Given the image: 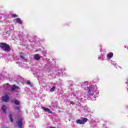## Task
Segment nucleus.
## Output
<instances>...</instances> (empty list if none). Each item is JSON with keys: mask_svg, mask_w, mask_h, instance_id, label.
<instances>
[{"mask_svg": "<svg viewBox=\"0 0 128 128\" xmlns=\"http://www.w3.org/2000/svg\"><path fill=\"white\" fill-rule=\"evenodd\" d=\"M9 118H10V120L11 122H14V120L12 119V116L11 114H10L9 115Z\"/></svg>", "mask_w": 128, "mask_h": 128, "instance_id": "4468645a", "label": "nucleus"}, {"mask_svg": "<svg viewBox=\"0 0 128 128\" xmlns=\"http://www.w3.org/2000/svg\"><path fill=\"white\" fill-rule=\"evenodd\" d=\"M20 58H24V56H20Z\"/></svg>", "mask_w": 128, "mask_h": 128, "instance_id": "aec40b11", "label": "nucleus"}, {"mask_svg": "<svg viewBox=\"0 0 128 128\" xmlns=\"http://www.w3.org/2000/svg\"><path fill=\"white\" fill-rule=\"evenodd\" d=\"M42 108L44 110V111L46 112H48V114H52V112L48 108L42 106Z\"/></svg>", "mask_w": 128, "mask_h": 128, "instance_id": "0eeeda50", "label": "nucleus"}, {"mask_svg": "<svg viewBox=\"0 0 128 128\" xmlns=\"http://www.w3.org/2000/svg\"><path fill=\"white\" fill-rule=\"evenodd\" d=\"M88 82H85L84 83V86H88Z\"/></svg>", "mask_w": 128, "mask_h": 128, "instance_id": "f3484780", "label": "nucleus"}, {"mask_svg": "<svg viewBox=\"0 0 128 128\" xmlns=\"http://www.w3.org/2000/svg\"><path fill=\"white\" fill-rule=\"evenodd\" d=\"M18 89V88H20V87H18V86H16V85H14L12 87V90H16V89Z\"/></svg>", "mask_w": 128, "mask_h": 128, "instance_id": "1a4fd4ad", "label": "nucleus"}, {"mask_svg": "<svg viewBox=\"0 0 128 128\" xmlns=\"http://www.w3.org/2000/svg\"><path fill=\"white\" fill-rule=\"evenodd\" d=\"M0 48L4 52H10V45L6 43H0Z\"/></svg>", "mask_w": 128, "mask_h": 128, "instance_id": "f257e3e1", "label": "nucleus"}, {"mask_svg": "<svg viewBox=\"0 0 128 128\" xmlns=\"http://www.w3.org/2000/svg\"><path fill=\"white\" fill-rule=\"evenodd\" d=\"M34 58L36 60H40V56H38V54H36Z\"/></svg>", "mask_w": 128, "mask_h": 128, "instance_id": "f8f14e48", "label": "nucleus"}, {"mask_svg": "<svg viewBox=\"0 0 128 128\" xmlns=\"http://www.w3.org/2000/svg\"><path fill=\"white\" fill-rule=\"evenodd\" d=\"M26 84H30V82L28 80V81L26 82Z\"/></svg>", "mask_w": 128, "mask_h": 128, "instance_id": "a211bd4d", "label": "nucleus"}, {"mask_svg": "<svg viewBox=\"0 0 128 128\" xmlns=\"http://www.w3.org/2000/svg\"><path fill=\"white\" fill-rule=\"evenodd\" d=\"M126 84H128V82H126Z\"/></svg>", "mask_w": 128, "mask_h": 128, "instance_id": "412c9836", "label": "nucleus"}, {"mask_svg": "<svg viewBox=\"0 0 128 128\" xmlns=\"http://www.w3.org/2000/svg\"><path fill=\"white\" fill-rule=\"evenodd\" d=\"M16 124L18 128H22V119H19L16 122Z\"/></svg>", "mask_w": 128, "mask_h": 128, "instance_id": "20e7f679", "label": "nucleus"}, {"mask_svg": "<svg viewBox=\"0 0 128 128\" xmlns=\"http://www.w3.org/2000/svg\"><path fill=\"white\" fill-rule=\"evenodd\" d=\"M114 56V54L113 53H109L107 55V58H112Z\"/></svg>", "mask_w": 128, "mask_h": 128, "instance_id": "9b49d317", "label": "nucleus"}, {"mask_svg": "<svg viewBox=\"0 0 128 128\" xmlns=\"http://www.w3.org/2000/svg\"><path fill=\"white\" fill-rule=\"evenodd\" d=\"M12 88V86L8 84H6L4 86V90H10Z\"/></svg>", "mask_w": 128, "mask_h": 128, "instance_id": "39448f33", "label": "nucleus"}, {"mask_svg": "<svg viewBox=\"0 0 128 128\" xmlns=\"http://www.w3.org/2000/svg\"><path fill=\"white\" fill-rule=\"evenodd\" d=\"M71 104H72V102H71Z\"/></svg>", "mask_w": 128, "mask_h": 128, "instance_id": "b1692460", "label": "nucleus"}, {"mask_svg": "<svg viewBox=\"0 0 128 128\" xmlns=\"http://www.w3.org/2000/svg\"><path fill=\"white\" fill-rule=\"evenodd\" d=\"M14 104H20V102L16 100H14Z\"/></svg>", "mask_w": 128, "mask_h": 128, "instance_id": "ddd939ff", "label": "nucleus"}, {"mask_svg": "<svg viewBox=\"0 0 128 128\" xmlns=\"http://www.w3.org/2000/svg\"><path fill=\"white\" fill-rule=\"evenodd\" d=\"M85 90H86V88H85Z\"/></svg>", "mask_w": 128, "mask_h": 128, "instance_id": "4be33fe9", "label": "nucleus"}, {"mask_svg": "<svg viewBox=\"0 0 128 128\" xmlns=\"http://www.w3.org/2000/svg\"><path fill=\"white\" fill-rule=\"evenodd\" d=\"M2 110L3 112H6V106L2 105Z\"/></svg>", "mask_w": 128, "mask_h": 128, "instance_id": "6e6552de", "label": "nucleus"}, {"mask_svg": "<svg viewBox=\"0 0 128 128\" xmlns=\"http://www.w3.org/2000/svg\"><path fill=\"white\" fill-rule=\"evenodd\" d=\"M2 100L3 102H8V96H2Z\"/></svg>", "mask_w": 128, "mask_h": 128, "instance_id": "423d86ee", "label": "nucleus"}, {"mask_svg": "<svg viewBox=\"0 0 128 128\" xmlns=\"http://www.w3.org/2000/svg\"><path fill=\"white\" fill-rule=\"evenodd\" d=\"M12 18H18V15L16 14H12Z\"/></svg>", "mask_w": 128, "mask_h": 128, "instance_id": "dca6fc26", "label": "nucleus"}, {"mask_svg": "<svg viewBox=\"0 0 128 128\" xmlns=\"http://www.w3.org/2000/svg\"><path fill=\"white\" fill-rule=\"evenodd\" d=\"M86 122H88L87 118H82V119L76 120V122L78 124H84Z\"/></svg>", "mask_w": 128, "mask_h": 128, "instance_id": "7ed1b4c3", "label": "nucleus"}, {"mask_svg": "<svg viewBox=\"0 0 128 128\" xmlns=\"http://www.w3.org/2000/svg\"><path fill=\"white\" fill-rule=\"evenodd\" d=\"M96 90V86H92L88 88V92H89V94L92 96L94 94V92Z\"/></svg>", "mask_w": 128, "mask_h": 128, "instance_id": "f03ea898", "label": "nucleus"}, {"mask_svg": "<svg viewBox=\"0 0 128 128\" xmlns=\"http://www.w3.org/2000/svg\"><path fill=\"white\" fill-rule=\"evenodd\" d=\"M56 90V86H53L50 90V92H54V90Z\"/></svg>", "mask_w": 128, "mask_h": 128, "instance_id": "2eb2a0df", "label": "nucleus"}, {"mask_svg": "<svg viewBox=\"0 0 128 128\" xmlns=\"http://www.w3.org/2000/svg\"><path fill=\"white\" fill-rule=\"evenodd\" d=\"M112 64H116V62H112Z\"/></svg>", "mask_w": 128, "mask_h": 128, "instance_id": "6ab92c4d", "label": "nucleus"}, {"mask_svg": "<svg viewBox=\"0 0 128 128\" xmlns=\"http://www.w3.org/2000/svg\"><path fill=\"white\" fill-rule=\"evenodd\" d=\"M15 20H16V22H18V24H22V20H20V18H17Z\"/></svg>", "mask_w": 128, "mask_h": 128, "instance_id": "9d476101", "label": "nucleus"}, {"mask_svg": "<svg viewBox=\"0 0 128 128\" xmlns=\"http://www.w3.org/2000/svg\"><path fill=\"white\" fill-rule=\"evenodd\" d=\"M71 104H72V102H71Z\"/></svg>", "mask_w": 128, "mask_h": 128, "instance_id": "5701e85b", "label": "nucleus"}]
</instances>
